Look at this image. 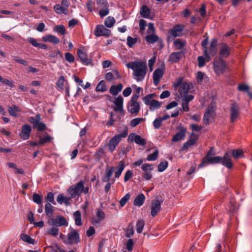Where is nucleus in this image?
I'll return each mask as SVG.
<instances>
[{
	"label": "nucleus",
	"instance_id": "nucleus-1",
	"mask_svg": "<svg viewBox=\"0 0 252 252\" xmlns=\"http://www.w3.org/2000/svg\"><path fill=\"white\" fill-rule=\"evenodd\" d=\"M126 66L133 71L132 77L134 80L137 82H142L144 80L148 71L146 61H132L127 63Z\"/></svg>",
	"mask_w": 252,
	"mask_h": 252
},
{
	"label": "nucleus",
	"instance_id": "nucleus-2",
	"mask_svg": "<svg viewBox=\"0 0 252 252\" xmlns=\"http://www.w3.org/2000/svg\"><path fill=\"white\" fill-rule=\"evenodd\" d=\"M173 86L176 91L178 90V97H182L188 94L189 85L187 82H184L182 78H178L177 82L173 84Z\"/></svg>",
	"mask_w": 252,
	"mask_h": 252
},
{
	"label": "nucleus",
	"instance_id": "nucleus-3",
	"mask_svg": "<svg viewBox=\"0 0 252 252\" xmlns=\"http://www.w3.org/2000/svg\"><path fill=\"white\" fill-rule=\"evenodd\" d=\"M212 148H211L210 150L207 153L206 156L203 158L201 163L199 164V167H202L207 164H215V163H220L221 159V157L217 156L212 157V155H215L213 153Z\"/></svg>",
	"mask_w": 252,
	"mask_h": 252
},
{
	"label": "nucleus",
	"instance_id": "nucleus-4",
	"mask_svg": "<svg viewBox=\"0 0 252 252\" xmlns=\"http://www.w3.org/2000/svg\"><path fill=\"white\" fill-rule=\"evenodd\" d=\"M127 135V131H125L122 133L117 134L113 137L109 141L107 146L109 151L112 153L115 150L116 147L122 140V138H125Z\"/></svg>",
	"mask_w": 252,
	"mask_h": 252
},
{
	"label": "nucleus",
	"instance_id": "nucleus-5",
	"mask_svg": "<svg viewBox=\"0 0 252 252\" xmlns=\"http://www.w3.org/2000/svg\"><path fill=\"white\" fill-rule=\"evenodd\" d=\"M213 68L217 75L222 74L227 68L226 63L220 58H216L213 62Z\"/></svg>",
	"mask_w": 252,
	"mask_h": 252
},
{
	"label": "nucleus",
	"instance_id": "nucleus-6",
	"mask_svg": "<svg viewBox=\"0 0 252 252\" xmlns=\"http://www.w3.org/2000/svg\"><path fill=\"white\" fill-rule=\"evenodd\" d=\"M215 106L216 104L214 102H212L208 106L203 117V121L206 125H209L214 120Z\"/></svg>",
	"mask_w": 252,
	"mask_h": 252
},
{
	"label": "nucleus",
	"instance_id": "nucleus-7",
	"mask_svg": "<svg viewBox=\"0 0 252 252\" xmlns=\"http://www.w3.org/2000/svg\"><path fill=\"white\" fill-rule=\"evenodd\" d=\"M84 181H80L75 185L69 188L68 190V193L70 195L71 198H74L76 196H80L82 193V189L84 188Z\"/></svg>",
	"mask_w": 252,
	"mask_h": 252
},
{
	"label": "nucleus",
	"instance_id": "nucleus-8",
	"mask_svg": "<svg viewBox=\"0 0 252 252\" xmlns=\"http://www.w3.org/2000/svg\"><path fill=\"white\" fill-rule=\"evenodd\" d=\"M185 26L183 25L177 24L175 25L168 31V39L174 38L176 37H180L183 35V32Z\"/></svg>",
	"mask_w": 252,
	"mask_h": 252
},
{
	"label": "nucleus",
	"instance_id": "nucleus-9",
	"mask_svg": "<svg viewBox=\"0 0 252 252\" xmlns=\"http://www.w3.org/2000/svg\"><path fill=\"white\" fill-rule=\"evenodd\" d=\"M67 234V242L69 244H76L80 242V237L77 231L71 227Z\"/></svg>",
	"mask_w": 252,
	"mask_h": 252
},
{
	"label": "nucleus",
	"instance_id": "nucleus-10",
	"mask_svg": "<svg viewBox=\"0 0 252 252\" xmlns=\"http://www.w3.org/2000/svg\"><path fill=\"white\" fill-rule=\"evenodd\" d=\"M77 54L80 62L85 65L91 64L92 63V58L89 56L87 52L82 49L77 50Z\"/></svg>",
	"mask_w": 252,
	"mask_h": 252
},
{
	"label": "nucleus",
	"instance_id": "nucleus-11",
	"mask_svg": "<svg viewBox=\"0 0 252 252\" xmlns=\"http://www.w3.org/2000/svg\"><path fill=\"white\" fill-rule=\"evenodd\" d=\"M140 109V106L137 100L131 99L127 104V111L134 116L137 115Z\"/></svg>",
	"mask_w": 252,
	"mask_h": 252
},
{
	"label": "nucleus",
	"instance_id": "nucleus-12",
	"mask_svg": "<svg viewBox=\"0 0 252 252\" xmlns=\"http://www.w3.org/2000/svg\"><path fill=\"white\" fill-rule=\"evenodd\" d=\"M111 34V31L106 28L103 25L96 26L94 31V35L96 37L106 36L108 37Z\"/></svg>",
	"mask_w": 252,
	"mask_h": 252
},
{
	"label": "nucleus",
	"instance_id": "nucleus-13",
	"mask_svg": "<svg viewBox=\"0 0 252 252\" xmlns=\"http://www.w3.org/2000/svg\"><path fill=\"white\" fill-rule=\"evenodd\" d=\"M49 223L50 225L56 227L67 226L68 224L66 219L62 216H59L56 218L51 219L49 221Z\"/></svg>",
	"mask_w": 252,
	"mask_h": 252
},
{
	"label": "nucleus",
	"instance_id": "nucleus-14",
	"mask_svg": "<svg viewBox=\"0 0 252 252\" xmlns=\"http://www.w3.org/2000/svg\"><path fill=\"white\" fill-rule=\"evenodd\" d=\"M230 122L233 123L237 119L239 114V107L238 105L236 103H233L230 107Z\"/></svg>",
	"mask_w": 252,
	"mask_h": 252
},
{
	"label": "nucleus",
	"instance_id": "nucleus-15",
	"mask_svg": "<svg viewBox=\"0 0 252 252\" xmlns=\"http://www.w3.org/2000/svg\"><path fill=\"white\" fill-rule=\"evenodd\" d=\"M115 107L114 108V110L115 112H119L120 113L124 112V98L121 95L116 97L113 101Z\"/></svg>",
	"mask_w": 252,
	"mask_h": 252
},
{
	"label": "nucleus",
	"instance_id": "nucleus-16",
	"mask_svg": "<svg viewBox=\"0 0 252 252\" xmlns=\"http://www.w3.org/2000/svg\"><path fill=\"white\" fill-rule=\"evenodd\" d=\"M161 203L158 200H154L152 201L151 207V215L154 217L161 210Z\"/></svg>",
	"mask_w": 252,
	"mask_h": 252
},
{
	"label": "nucleus",
	"instance_id": "nucleus-17",
	"mask_svg": "<svg viewBox=\"0 0 252 252\" xmlns=\"http://www.w3.org/2000/svg\"><path fill=\"white\" fill-rule=\"evenodd\" d=\"M128 140L131 141H134L137 144L140 146H144L146 143L145 139L142 138L140 135L134 133H130L129 135Z\"/></svg>",
	"mask_w": 252,
	"mask_h": 252
},
{
	"label": "nucleus",
	"instance_id": "nucleus-18",
	"mask_svg": "<svg viewBox=\"0 0 252 252\" xmlns=\"http://www.w3.org/2000/svg\"><path fill=\"white\" fill-rule=\"evenodd\" d=\"M32 131V127L29 125H24L22 126V131L20 134V137L23 140H27L29 138Z\"/></svg>",
	"mask_w": 252,
	"mask_h": 252
},
{
	"label": "nucleus",
	"instance_id": "nucleus-19",
	"mask_svg": "<svg viewBox=\"0 0 252 252\" xmlns=\"http://www.w3.org/2000/svg\"><path fill=\"white\" fill-rule=\"evenodd\" d=\"M96 218H92V223L94 225L99 224L100 222L104 219L105 214L101 209H98L96 211Z\"/></svg>",
	"mask_w": 252,
	"mask_h": 252
},
{
	"label": "nucleus",
	"instance_id": "nucleus-20",
	"mask_svg": "<svg viewBox=\"0 0 252 252\" xmlns=\"http://www.w3.org/2000/svg\"><path fill=\"white\" fill-rule=\"evenodd\" d=\"M164 74V70L161 68H158L153 72V78L154 84L155 86H157L160 81V78Z\"/></svg>",
	"mask_w": 252,
	"mask_h": 252
},
{
	"label": "nucleus",
	"instance_id": "nucleus-21",
	"mask_svg": "<svg viewBox=\"0 0 252 252\" xmlns=\"http://www.w3.org/2000/svg\"><path fill=\"white\" fill-rule=\"evenodd\" d=\"M220 46V55L221 58L227 57L230 53L231 49L230 47L225 43H222Z\"/></svg>",
	"mask_w": 252,
	"mask_h": 252
},
{
	"label": "nucleus",
	"instance_id": "nucleus-22",
	"mask_svg": "<svg viewBox=\"0 0 252 252\" xmlns=\"http://www.w3.org/2000/svg\"><path fill=\"white\" fill-rule=\"evenodd\" d=\"M221 164L228 169L232 167L233 163L231 161L230 156L229 155L226 153L223 157H221L220 163Z\"/></svg>",
	"mask_w": 252,
	"mask_h": 252
},
{
	"label": "nucleus",
	"instance_id": "nucleus-23",
	"mask_svg": "<svg viewBox=\"0 0 252 252\" xmlns=\"http://www.w3.org/2000/svg\"><path fill=\"white\" fill-rule=\"evenodd\" d=\"M42 39L44 42H49L56 44L59 43L60 42L59 38L52 34H47L43 36Z\"/></svg>",
	"mask_w": 252,
	"mask_h": 252
},
{
	"label": "nucleus",
	"instance_id": "nucleus-24",
	"mask_svg": "<svg viewBox=\"0 0 252 252\" xmlns=\"http://www.w3.org/2000/svg\"><path fill=\"white\" fill-rule=\"evenodd\" d=\"M123 88L122 84L120 83L116 85H112L109 89V93L114 96L117 95Z\"/></svg>",
	"mask_w": 252,
	"mask_h": 252
},
{
	"label": "nucleus",
	"instance_id": "nucleus-25",
	"mask_svg": "<svg viewBox=\"0 0 252 252\" xmlns=\"http://www.w3.org/2000/svg\"><path fill=\"white\" fill-rule=\"evenodd\" d=\"M186 132V128H182L181 130L175 134L172 139V142H177L182 139H184L185 137V133Z\"/></svg>",
	"mask_w": 252,
	"mask_h": 252
},
{
	"label": "nucleus",
	"instance_id": "nucleus-26",
	"mask_svg": "<svg viewBox=\"0 0 252 252\" xmlns=\"http://www.w3.org/2000/svg\"><path fill=\"white\" fill-rule=\"evenodd\" d=\"M217 44L218 41L217 39L213 38L211 42L209 48V54L210 55L214 56L216 55L217 53Z\"/></svg>",
	"mask_w": 252,
	"mask_h": 252
},
{
	"label": "nucleus",
	"instance_id": "nucleus-27",
	"mask_svg": "<svg viewBox=\"0 0 252 252\" xmlns=\"http://www.w3.org/2000/svg\"><path fill=\"white\" fill-rule=\"evenodd\" d=\"M145 196L143 193L138 194L135 198L133 205L135 206L141 207L144 203Z\"/></svg>",
	"mask_w": 252,
	"mask_h": 252
},
{
	"label": "nucleus",
	"instance_id": "nucleus-28",
	"mask_svg": "<svg viewBox=\"0 0 252 252\" xmlns=\"http://www.w3.org/2000/svg\"><path fill=\"white\" fill-rule=\"evenodd\" d=\"M182 52H177L171 53L169 56V61L172 63L178 62L182 56Z\"/></svg>",
	"mask_w": 252,
	"mask_h": 252
},
{
	"label": "nucleus",
	"instance_id": "nucleus-29",
	"mask_svg": "<svg viewBox=\"0 0 252 252\" xmlns=\"http://www.w3.org/2000/svg\"><path fill=\"white\" fill-rule=\"evenodd\" d=\"M125 167L124 160H121L119 162L118 165L116 168V171L115 172V177L118 178L121 176L122 172Z\"/></svg>",
	"mask_w": 252,
	"mask_h": 252
},
{
	"label": "nucleus",
	"instance_id": "nucleus-30",
	"mask_svg": "<svg viewBox=\"0 0 252 252\" xmlns=\"http://www.w3.org/2000/svg\"><path fill=\"white\" fill-rule=\"evenodd\" d=\"M140 13L142 17L145 18H149L151 10L147 5H143L141 7Z\"/></svg>",
	"mask_w": 252,
	"mask_h": 252
},
{
	"label": "nucleus",
	"instance_id": "nucleus-31",
	"mask_svg": "<svg viewBox=\"0 0 252 252\" xmlns=\"http://www.w3.org/2000/svg\"><path fill=\"white\" fill-rule=\"evenodd\" d=\"M70 199V197L64 196L63 194L60 193L57 198V201L60 204H62L64 203L66 206H68L69 204V201Z\"/></svg>",
	"mask_w": 252,
	"mask_h": 252
},
{
	"label": "nucleus",
	"instance_id": "nucleus-32",
	"mask_svg": "<svg viewBox=\"0 0 252 252\" xmlns=\"http://www.w3.org/2000/svg\"><path fill=\"white\" fill-rule=\"evenodd\" d=\"M208 44V38L204 39L202 42H201V46L203 48V52H204V55L205 56V58H206V60L207 61H209L211 58L209 55V53L207 51V45Z\"/></svg>",
	"mask_w": 252,
	"mask_h": 252
},
{
	"label": "nucleus",
	"instance_id": "nucleus-33",
	"mask_svg": "<svg viewBox=\"0 0 252 252\" xmlns=\"http://www.w3.org/2000/svg\"><path fill=\"white\" fill-rule=\"evenodd\" d=\"M54 207L50 203H47L45 204V211L46 215L49 217L51 218L52 217L54 212Z\"/></svg>",
	"mask_w": 252,
	"mask_h": 252
},
{
	"label": "nucleus",
	"instance_id": "nucleus-34",
	"mask_svg": "<svg viewBox=\"0 0 252 252\" xmlns=\"http://www.w3.org/2000/svg\"><path fill=\"white\" fill-rule=\"evenodd\" d=\"M73 217L75 224L77 226H81L82 224L81 221V215L79 211H76L73 213Z\"/></svg>",
	"mask_w": 252,
	"mask_h": 252
},
{
	"label": "nucleus",
	"instance_id": "nucleus-35",
	"mask_svg": "<svg viewBox=\"0 0 252 252\" xmlns=\"http://www.w3.org/2000/svg\"><path fill=\"white\" fill-rule=\"evenodd\" d=\"M8 111L9 114L13 117H16L17 114L16 112H20V109L19 107L13 105L12 106H9L8 107Z\"/></svg>",
	"mask_w": 252,
	"mask_h": 252
},
{
	"label": "nucleus",
	"instance_id": "nucleus-36",
	"mask_svg": "<svg viewBox=\"0 0 252 252\" xmlns=\"http://www.w3.org/2000/svg\"><path fill=\"white\" fill-rule=\"evenodd\" d=\"M97 92H104L107 90L105 82L104 80L100 81L97 85L95 89Z\"/></svg>",
	"mask_w": 252,
	"mask_h": 252
},
{
	"label": "nucleus",
	"instance_id": "nucleus-37",
	"mask_svg": "<svg viewBox=\"0 0 252 252\" xmlns=\"http://www.w3.org/2000/svg\"><path fill=\"white\" fill-rule=\"evenodd\" d=\"M54 32H56L62 35L65 34V29L64 26L63 25H59L56 26L53 29Z\"/></svg>",
	"mask_w": 252,
	"mask_h": 252
},
{
	"label": "nucleus",
	"instance_id": "nucleus-38",
	"mask_svg": "<svg viewBox=\"0 0 252 252\" xmlns=\"http://www.w3.org/2000/svg\"><path fill=\"white\" fill-rule=\"evenodd\" d=\"M115 23V20L113 17H107L104 21V25L106 27L111 28L113 27Z\"/></svg>",
	"mask_w": 252,
	"mask_h": 252
},
{
	"label": "nucleus",
	"instance_id": "nucleus-39",
	"mask_svg": "<svg viewBox=\"0 0 252 252\" xmlns=\"http://www.w3.org/2000/svg\"><path fill=\"white\" fill-rule=\"evenodd\" d=\"M160 106L161 104L158 101L154 99L149 105V109L150 111H153L156 109L160 108Z\"/></svg>",
	"mask_w": 252,
	"mask_h": 252
},
{
	"label": "nucleus",
	"instance_id": "nucleus-40",
	"mask_svg": "<svg viewBox=\"0 0 252 252\" xmlns=\"http://www.w3.org/2000/svg\"><path fill=\"white\" fill-rule=\"evenodd\" d=\"M54 9L55 11L58 14H66L67 12L66 10L64 9L63 7H62L59 4H56L54 6Z\"/></svg>",
	"mask_w": 252,
	"mask_h": 252
},
{
	"label": "nucleus",
	"instance_id": "nucleus-41",
	"mask_svg": "<svg viewBox=\"0 0 252 252\" xmlns=\"http://www.w3.org/2000/svg\"><path fill=\"white\" fill-rule=\"evenodd\" d=\"M145 222L143 220H137L136 224V231L138 233H141L143 229Z\"/></svg>",
	"mask_w": 252,
	"mask_h": 252
},
{
	"label": "nucleus",
	"instance_id": "nucleus-42",
	"mask_svg": "<svg viewBox=\"0 0 252 252\" xmlns=\"http://www.w3.org/2000/svg\"><path fill=\"white\" fill-rule=\"evenodd\" d=\"M186 41H182L180 39H177L174 42V45L177 49L179 50L181 49L186 45Z\"/></svg>",
	"mask_w": 252,
	"mask_h": 252
},
{
	"label": "nucleus",
	"instance_id": "nucleus-43",
	"mask_svg": "<svg viewBox=\"0 0 252 252\" xmlns=\"http://www.w3.org/2000/svg\"><path fill=\"white\" fill-rule=\"evenodd\" d=\"M158 37L156 34H150L146 36V40L147 42L153 44L158 40Z\"/></svg>",
	"mask_w": 252,
	"mask_h": 252
},
{
	"label": "nucleus",
	"instance_id": "nucleus-44",
	"mask_svg": "<svg viewBox=\"0 0 252 252\" xmlns=\"http://www.w3.org/2000/svg\"><path fill=\"white\" fill-rule=\"evenodd\" d=\"M154 95L155 94H151L146 95L143 98V100L146 105L149 106L152 100H154L153 97Z\"/></svg>",
	"mask_w": 252,
	"mask_h": 252
},
{
	"label": "nucleus",
	"instance_id": "nucleus-45",
	"mask_svg": "<svg viewBox=\"0 0 252 252\" xmlns=\"http://www.w3.org/2000/svg\"><path fill=\"white\" fill-rule=\"evenodd\" d=\"M97 8L100 9L102 8L109 6L107 0H96Z\"/></svg>",
	"mask_w": 252,
	"mask_h": 252
},
{
	"label": "nucleus",
	"instance_id": "nucleus-46",
	"mask_svg": "<svg viewBox=\"0 0 252 252\" xmlns=\"http://www.w3.org/2000/svg\"><path fill=\"white\" fill-rule=\"evenodd\" d=\"M21 239L22 241L27 242L29 244H33L34 242V240L27 234H22L21 235Z\"/></svg>",
	"mask_w": 252,
	"mask_h": 252
},
{
	"label": "nucleus",
	"instance_id": "nucleus-47",
	"mask_svg": "<svg viewBox=\"0 0 252 252\" xmlns=\"http://www.w3.org/2000/svg\"><path fill=\"white\" fill-rule=\"evenodd\" d=\"M133 234L134 230L133 225L131 223H129L126 230V236L127 238H129L133 236Z\"/></svg>",
	"mask_w": 252,
	"mask_h": 252
},
{
	"label": "nucleus",
	"instance_id": "nucleus-48",
	"mask_svg": "<svg viewBox=\"0 0 252 252\" xmlns=\"http://www.w3.org/2000/svg\"><path fill=\"white\" fill-rule=\"evenodd\" d=\"M144 119L142 118H136L132 119L130 122V125L131 126L134 127L138 125L141 122L144 121Z\"/></svg>",
	"mask_w": 252,
	"mask_h": 252
},
{
	"label": "nucleus",
	"instance_id": "nucleus-49",
	"mask_svg": "<svg viewBox=\"0 0 252 252\" xmlns=\"http://www.w3.org/2000/svg\"><path fill=\"white\" fill-rule=\"evenodd\" d=\"M142 90L143 89L141 87H136V90L134 93H133L131 99L137 100L138 98L140 96V93L141 91H142Z\"/></svg>",
	"mask_w": 252,
	"mask_h": 252
},
{
	"label": "nucleus",
	"instance_id": "nucleus-50",
	"mask_svg": "<svg viewBox=\"0 0 252 252\" xmlns=\"http://www.w3.org/2000/svg\"><path fill=\"white\" fill-rule=\"evenodd\" d=\"M137 41V39L136 38H133L130 36H128L127 37L126 41L127 46L132 48L134 44H135Z\"/></svg>",
	"mask_w": 252,
	"mask_h": 252
},
{
	"label": "nucleus",
	"instance_id": "nucleus-51",
	"mask_svg": "<svg viewBox=\"0 0 252 252\" xmlns=\"http://www.w3.org/2000/svg\"><path fill=\"white\" fill-rule=\"evenodd\" d=\"M142 170L144 172H151L153 169V166L150 163H145L142 164L141 166Z\"/></svg>",
	"mask_w": 252,
	"mask_h": 252
},
{
	"label": "nucleus",
	"instance_id": "nucleus-52",
	"mask_svg": "<svg viewBox=\"0 0 252 252\" xmlns=\"http://www.w3.org/2000/svg\"><path fill=\"white\" fill-rule=\"evenodd\" d=\"M167 166L168 162L167 161L161 162L158 165V170L160 172H163L167 168Z\"/></svg>",
	"mask_w": 252,
	"mask_h": 252
},
{
	"label": "nucleus",
	"instance_id": "nucleus-53",
	"mask_svg": "<svg viewBox=\"0 0 252 252\" xmlns=\"http://www.w3.org/2000/svg\"><path fill=\"white\" fill-rule=\"evenodd\" d=\"M45 199L47 201L49 202V203H51L54 205L56 204V202L54 200V194L52 192H50L47 193L46 197H45Z\"/></svg>",
	"mask_w": 252,
	"mask_h": 252
},
{
	"label": "nucleus",
	"instance_id": "nucleus-54",
	"mask_svg": "<svg viewBox=\"0 0 252 252\" xmlns=\"http://www.w3.org/2000/svg\"><path fill=\"white\" fill-rule=\"evenodd\" d=\"M64 77L63 76H60L56 83V85L59 89L61 90H63L64 86Z\"/></svg>",
	"mask_w": 252,
	"mask_h": 252
},
{
	"label": "nucleus",
	"instance_id": "nucleus-55",
	"mask_svg": "<svg viewBox=\"0 0 252 252\" xmlns=\"http://www.w3.org/2000/svg\"><path fill=\"white\" fill-rule=\"evenodd\" d=\"M130 195L129 193H126L121 199L120 200V204L121 207L124 206L127 201L129 199Z\"/></svg>",
	"mask_w": 252,
	"mask_h": 252
},
{
	"label": "nucleus",
	"instance_id": "nucleus-56",
	"mask_svg": "<svg viewBox=\"0 0 252 252\" xmlns=\"http://www.w3.org/2000/svg\"><path fill=\"white\" fill-rule=\"evenodd\" d=\"M158 150L155 151V152L151 154L148 155L147 158V160L148 161H154L157 159L158 157Z\"/></svg>",
	"mask_w": 252,
	"mask_h": 252
},
{
	"label": "nucleus",
	"instance_id": "nucleus-57",
	"mask_svg": "<svg viewBox=\"0 0 252 252\" xmlns=\"http://www.w3.org/2000/svg\"><path fill=\"white\" fill-rule=\"evenodd\" d=\"M243 155V151L241 149H236L232 151V155L235 158H239Z\"/></svg>",
	"mask_w": 252,
	"mask_h": 252
},
{
	"label": "nucleus",
	"instance_id": "nucleus-58",
	"mask_svg": "<svg viewBox=\"0 0 252 252\" xmlns=\"http://www.w3.org/2000/svg\"><path fill=\"white\" fill-rule=\"evenodd\" d=\"M12 59L17 63L23 64L25 66H27L28 64V63L27 61L21 59L20 57L18 56H12Z\"/></svg>",
	"mask_w": 252,
	"mask_h": 252
},
{
	"label": "nucleus",
	"instance_id": "nucleus-59",
	"mask_svg": "<svg viewBox=\"0 0 252 252\" xmlns=\"http://www.w3.org/2000/svg\"><path fill=\"white\" fill-rule=\"evenodd\" d=\"M47 233L54 237H56L59 234V229L53 226L48 230Z\"/></svg>",
	"mask_w": 252,
	"mask_h": 252
},
{
	"label": "nucleus",
	"instance_id": "nucleus-60",
	"mask_svg": "<svg viewBox=\"0 0 252 252\" xmlns=\"http://www.w3.org/2000/svg\"><path fill=\"white\" fill-rule=\"evenodd\" d=\"M65 59L69 63H72L74 61V57L73 55L70 53L67 52L64 55Z\"/></svg>",
	"mask_w": 252,
	"mask_h": 252
},
{
	"label": "nucleus",
	"instance_id": "nucleus-61",
	"mask_svg": "<svg viewBox=\"0 0 252 252\" xmlns=\"http://www.w3.org/2000/svg\"><path fill=\"white\" fill-rule=\"evenodd\" d=\"M46 125L43 123L39 122L34 124L33 128H36L38 131H43L46 128Z\"/></svg>",
	"mask_w": 252,
	"mask_h": 252
},
{
	"label": "nucleus",
	"instance_id": "nucleus-62",
	"mask_svg": "<svg viewBox=\"0 0 252 252\" xmlns=\"http://www.w3.org/2000/svg\"><path fill=\"white\" fill-rule=\"evenodd\" d=\"M52 139V138L49 135L43 137V138L40 137L39 144H44L46 143L50 142Z\"/></svg>",
	"mask_w": 252,
	"mask_h": 252
},
{
	"label": "nucleus",
	"instance_id": "nucleus-63",
	"mask_svg": "<svg viewBox=\"0 0 252 252\" xmlns=\"http://www.w3.org/2000/svg\"><path fill=\"white\" fill-rule=\"evenodd\" d=\"M109 14V9L108 6H106V7L100 8V10L99 11V14L100 17H103Z\"/></svg>",
	"mask_w": 252,
	"mask_h": 252
},
{
	"label": "nucleus",
	"instance_id": "nucleus-64",
	"mask_svg": "<svg viewBox=\"0 0 252 252\" xmlns=\"http://www.w3.org/2000/svg\"><path fill=\"white\" fill-rule=\"evenodd\" d=\"M162 123V121L161 120L160 117L156 118L153 122V126H154L155 129H158Z\"/></svg>",
	"mask_w": 252,
	"mask_h": 252
}]
</instances>
